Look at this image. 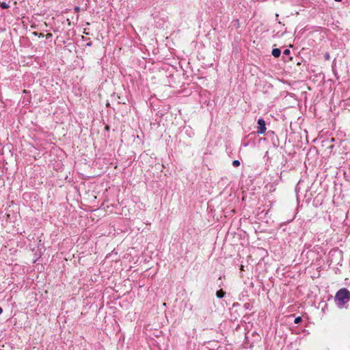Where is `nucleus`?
I'll return each instance as SVG.
<instances>
[{"label": "nucleus", "instance_id": "nucleus-4", "mask_svg": "<svg viewBox=\"0 0 350 350\" xmlns=\"http://www.w3.org/2000/svg\"><path fill=\"white\" fill-rule=\"evenodd\" d=\"M226 293L222 289L217 291L216 293V295L218 298H222L224 297Z\"/></svg>", "mask_w": 350, "mask_h": 350}, {"label": "nucleus", "instance_id": "nucleus-13", "mask_svg": "<svg viewBox=\"0 0 350 350\" xmlns=\"http://www.w3.org/2000/svg\"><path fill=\"white\" fill-rule=\"evenodd\" d=\"M3 312V308L1 307H0V314H1Z\"/></svg>", "mask_w": 350, "mask_h": 350}, {"label": "nucleus", "instance_id": "nucleus-7", "mask_svg": "<svg viewBox=\"0 0 350 350\" xmlns=\"http://www.w3.org/2000/svg\"><path fill=\"white\" fill-rule=\"evenodd\" d=\"M302 318L301 317H297L295 319L294 323L295 324H299L301 322Z\"/></svg>", "mask_w": 350, "mask_h": 350}, {"label": "nucleus", "instance_id": "nucleus-6", "mask_svg": "<svg viewBox=\"0 0 350 350\" xmlns=\"http://www.w3.org/2000/svg\"><path fill=\"white\" fill-rule=\"evenodd\" d=\"M18 217L19 218L18 219H15V220L14 221V225H17V226H19L20 224L21 223V216L20 215L18 214Z\"/></svg>", "mask_w": 350, "mask_h": 350}, {"label": "nucleus", "instance_id": "nucleus-8", "mask_svg": "<svg viewBox=\"0 0 350 350\" xmlns=\"http://www.w3.org/2000/svg\"><path fill=\"white\" fill-rule=\"evenodd\" d=\"M232 165H233V166H234V167H238V166H239V165H240V162H239V161H238V160H234V161H233V162H232Z\"/></svg>", "mask_w": 350, "mask_h": 350}, {"label": "nucleus", "instance_id": "nucleus-1", "mask_svg": "<svg viewBox=\"0 0 350 350\" xmlns=\"http://www.w3.org/2000/svg\"><path fill=\"white\" fill-rule=\"evenodd\" d=\"M335 301L339 308H343L350 300V291L346 288H340L335 295Z\"/></svg>", "mask_w": 350, "mask_h": 350}, {"label": "nucleus", "instance_id": "nucleus-11", "mask_svg": "<svg viewBox=\"0 0 350 350\" xmlns=\"http://www.w3.org/2000/svg\"><path fill=\"white\" fill-rule=\"evenodd\" d=\"M325 57L326 59H329V53H326L325 55Z\"/></svg>", "mask_w": 350, "mask_h": 350}, {"label": "nucleus", "instance_id": "nucleus-9", "mask_svg": "<svg viewBox=\"0 0 350 350\" xmlns=\"http://www.w3.org/2000/svg\"><path fill=\"white\" fill-rule=\"evenodd\" d=\"M283 53L286 55H288L290 54V50L289 49H285L283 52Z\"/></svg>", "mask_w": 350, "mask_h": 350}, {"label": "nucleus", "instance_id": "nucleus-5", "mask_svg": "<svg viewBox=\"0 0 350 350\" xmlns=\"http://www.w3.org/2000/svg\"><path fill=\"white\" fill-rule=\"evenodd\" d=\"M10 7V5L5 2V1H3V2H0V8L1 9H7Z\"/></svg>", "mask_w": 350, "mask_h": 350}, {"label": "nucleus", "instance_id": "nucleus-12", "mask_svg": "<svg viewBox=\"0 0 350 350\" xmlns=\"http://www.w3.org/2000/svg\"><path fill=\"white\" fill-rule=\"evenodd\" d=\"M75 12H79V11L80 10L79 7H76V8H75Z\"/></svg>", "mask_w": 350, "mask_h": 350}, {"label": "nucleus", "instance_id": "nucleus-14", "mask_svg": "<svg viewBox=\"0 0 350 350\" xmlns=\"http://www.w3.org/2000/svg\"><path fill=\"white\" fill-rule=\"evenodd\" d=\"M243 268H244L243 265H241V267H240V269H241V271H243V270H244V269H243Z\"/></svg>", "mask_w": 350, "mask_h": 350}, {"label": "nucleus", "instance_id": "nucleus-2", "mask_svg": "<svg viewBox=\"0 0 350 350\" xmlns=\"http://www.w3.org/2000/svg\"><path fill=\"white\" fill-rule=\"evenodd\" d=\"M258 124L259 126L258 127L257 133L259 134H263L266 131L265 122L263 119H258Z\"/></svg>", "mask_w": 350, "mask_h": 350}, {"label": "nucleus", "instance_id": "nucleus-10", "mask_svg": "<svg viewBox=\"0 0 350 350\" xmlns=\"http://www.w3.org/2000/svg\"><path fill=\"white\" fill-rule=\"evenodd\" d=\"M51 37H52V33H48L46 34V38H50Z\"/></svg>", "mask_w": 350, "mask_h": 350}, {"label": "nucleus", "instance_id": "nucleus-3", "mask_svg": "<svg viewBox=\"0 0 350 350\" xmlns=\"http://www.w3.org/2000/svg\"><path fill=\"white\" fill-rule=\"evenodd\" d=\"M271 54L275 57H279L281 54V51L279 49H273L272 50Z\"/></svg>", "mask_w": 350, "mask_h": 350}, {"label": "nucleus", "instance_id": "nucleus-16", "mask_svg": "<svg viewBox=\"0 0 350 350\" xmlns=\"http://www.w3.org/2000/svg\"><path fill=\"white\" fill-rule=\"evenodd\" d=\"M336 1H341L342 0H335Z\"/></svg>", "mask_w": 350, "mask_h": 350}, {"label": "nucleus", "instance_id": "nucleus-15", "mask_svg": "<svg viewBox=\"0 0 350 350\" xmlns=\"http://www.w3.org/2000/svg\"><path fill=\"white\" fill-rule=\"evenodd\" d=\"M23 93H26V90H23Z\"/></svg>", "mask_w": 350, "mask_h": 350}]
</instances>
